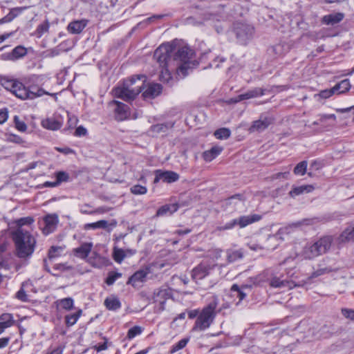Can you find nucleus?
<instances>
[{
    "mask_svg": "<svg viewBox=\"0 0 354 354\" xmlns=\"http://www.w3.org/2000/svg\"><path fill=\"white\" fill-rule=\"evenodd\" d=\"M275 120L274 115L270 112L262 113L259 118L252 122L248 131L250 133H261L267 129Z\"/></svg>",
    "mask_w": 354,
    "mask_h": 354,
    "instance_id": "obj_8",
    "label": "nucleus"
},
{
    "mask_svg": "<svg viewBox=\"0 0 354 354\" xmlns=\"http://www.w3.org/2000/svg\"><path fill=\"white\" fill-rule=\"evenodd\" d=\"M122 277V273L111 271L108 273V276L105 280L106 283L108 286L113 285L117 279Z\"/></svg>",
    "mask_w": 354,
    "mask_h": 354,
    "instance_id": "obj_49",
    "label": "nucleus"
},
{
    "mask_svg": "<svg viewBox=\"0 0 354 354\" xmlns=\"http://www.w3.org/2000/svg\"><path fill=\"white\" fill-rule=\"evenodd\" d=\"M193 50L187 46L180 48L174 53L173 62H176V71L179 76L184 77L187 74V70L196 66L195 61H192Z\"/></svg>",
    "mask_w": 354,
    "mask_h": 354,
    "instance_id": "obj_5",
    "label": "nucleus"
},
{
    "mask_svg": "<svg viewBox=\"0 0 354 354\" xmlns=\"http://www.w3.org/2000/svg\"><path fill=\"white\" fill-rule=\"evenodd\" d=\"M14 122H15V128L21 131V132H24L26 131L27 129V125L26 124V123L21 120L19 118V116L17 115H15L14 117Z\"/></svg>",
    "mask_w": 354,
    "mask_h": 354,
    "instance_id": "obj_54",
    "label": "nucleus"
},
{
    "mask_svg": "<svg viewBox=\"0 0 354 354\" xmlns=\"http://www.w3.org/2000/svg\"><path fill=\"white\" fill-rule=\"evenodd\" d=\"M92 248V243H83L80 247L73 249V253L77 257L86 259L91 252Z\"/></svg>",
    "mask_w": 354,
    "mask_h": 354,
    "instance_id": "obj_27",
    "label": "nucleus"
},
{
    "mask_svg": "<svg viewBox=\"0 0 354 354\" xmlns=\"http://www.w3.org/2000/svg\"><path fill=\"white\" fill-rule=\"evenodd\" d=\"M189 341V337L181 339L179 342L171 346L170 349V353H174L184 348Z\"/></svg>",
    "mask_w": 354,
    "mask_h": 354,
    "instance_id": "obj_44",
    "label": "nucleus"
},
{
    "mask_svg": "<svg viewBox=\"0 0 354 354\" xmlns=\"http://www.w3.org/2000/svg\"><path fill=\"white\" fill-rule=\"evenodd\" d=\"M212 59L213 60L209 63L208 68H218L220 66L219 63H223L225 61V58L216 57L215 55L212 53V51L204 52L201 54L200 57L201 62H205L206 59Z\"/></svg>",
    "mask_w": 354,
    "mask_h": 354,
    "instance_id": "obj_16",
    "label": "nucleus"
},
{
    "mask_svg": "<svg viewBox=\"0 0 354 354\" xmlns=\"http://www.w3.org/2000/svg\"><path fill=\"white\" fill-rule=\"evenodd\" d=\"M6 141L8 142H13L16 144H21L23 142L22 138L15 134L6 135Z\"/></svg>",
    "mask_w": 354,
    "mask_h": 354,
    "instance_id": "obj_56",
    "label": "nucleus"
},
{
    "mask_svg": "<svg viewBox=\"0 0 354 354\" xmlns=\"http://www.w3.org/2000/svg\"><path fill=\"white\" fill-rule=\"evenodd\" d=\"M47 80L44 75H31L28 77L27 83L42 88Z\"/></svg>",
    "mask_w": 354,
    "mask_h": 354,
    "instance_id": "obj_35",
    "label": "nucleus"
},
{
    "mask_svg": "<svg viewBox=\"0 0 354 354\" xmlns=\"http://www.w3.org/2000/svg\"><path fill=\"white\" fill-rule=\"evenodd\" d=\"M307 165H308L307 161L304 160V161L300 162L295 166V167L294 169V174L295 175H301V176L304 175L306 172Z\"/></svg>",
    "mask_w": 354,
    "mask_h": 354,
    "instance_id": "obj_50",
    "label": "nucleus"
},
{
    "mask_svg": "<svg viewBox=\"0 0 354 354\" xmlns=\"http://www.w3.org/2000/svg\"><path fill=\"white\" fill-rule=\"evenodd\" d=\"M147 80L144 75H138L126 80L122 87L115 90V95L125 101L133 100L142 91V88Z\"/></svg>",
    "mask_w": 354,
    "mask_h": 354,
    "instance_id": "obj_3",
    "label": "nucleus"
},
{
    "mask_svg": "<svg viewBox=\"0 0 354 354\" xmlns=\"http://www.w3.org/2000/svg\"><path fill=\"white\" fill-rule=\"evenodd\" d=\"M15 324L13 316L10 313H3L0 315V324L8 328Z\"/></svg>",
    "mask_w": 354,
    "mask_h": 354,
    "instance_id": "obj_42",
    "label": "nucleus"
},
{
    "mask_svg": "<svg viewBox=\"0 0 354 354\" xmlns=\"http://www.w3.org/2000/svg\"><path fill=\"white\" fill-rule=\"evenodd\" d=\"M231 134V131L227 128H221L214 132V136L217 139L224 140L227 139Z\"/></svg>",
    "mask_w": 354,
    "mask_h": 354,
    "instance_id": "obj_48",
    "label": "nucleus"
},
{
    "mask_svg": "<svg viewBox=\"0 0 354 354\" xmlns=\"http://www.w3.org/2000/svg\"><path fill=\"white\" fill-rule=\"evenodd\" d=\"M64 250L62 246H51L48 250V257L49 259H53L61 255Z\"/></svg>",
    "mask_w": 354,
    "mask_h": 354,
    "instance_id": "obj_45",
    "label": "nucleus"
},
{
    "mask_svg": "<svg viewBox=\"0 0 354 354\" xmlns=\"http://www.w3.org/2000/svg\"><path fill=\"white\" fill-rule=\"evenodd\" d=\"M270 286L272 288L292 289L295 286L292 281L282 279L280 277H274L270 281Z\"/></svg>",
    "mask_w": 354,
    "mask_h": 354,
    "instance_id": "obj_25",
    "label": "nucleus"
},
{
    "mask_svg": "<svg viewBox=\"0 0 354 354\" xmlns=\"http://www.w3.org/2000/svg\"><path fill=\"white\" fill-rule=\"evenodd\" d=\"M90 205L88 203H85L80 206V212L83 214H102L108 212V209L104 207H99L95 210L89 211L84 210V207H90Z\"/></svg>",
    "mask_w": 354,
    "mask_h": 354,
    "instance_id": "obj_43",
    "label": "nucleus"
},
{
    "mask_svg": "<svg viewBox=\"0 0 354 354\" xmlns=\"http://www.w3.org/2000/svg\"><path fill=\"white\" fill-rule=\"evenodd\" d=\"M162 91V87L160 84H149L146 90L142 93L145 99H153L158 96Z\"/></svg>",
    "mask_w": 354,
    "mask_h": 354,
    "instance_id": "obj_18",
    "label": "nucleus"
},
{
    "mask_svg": "<svg viewBox=\"0 0 354 354\" xmlns=\"http://www.w3.org/2000/svg\"><path fill=\"white\" fill-rule=\"evenodd\" d=\"M82 314V310L81 309H79L74 313L66 315L65 316V323L66 326L70 327L76 324Z\"/></svg>",
    "mask_w": 354,
    "mask_h": 354,
    "instance_id": "obj_40",
    "label": "nucleus"
},
{
    "mask_svg": "<svg viewBox=\"0 0 354 354\" xmlns=\"http://www.w3.org/2000/svg\"><path fill=\"white\" fill-rule=\"evenodd\" d=\"M24 283L21 284V288L16 293V298L21 301H27L28 300V295L24 288Z\"/></svg>",
    "mask_w": 354,
    "mask_h": 354,
    "instance_id": "obj_55",
    "label": "nucleus"
},
{
    "mask_svg": "<svg viewBox=\"0 0 354 354\" xmlns=\"http://www.w3.org/2000/svg\"><path fill=\"white\" fill-rule=\"evenodd\" d=\"M342 314L343 316L351 321H354V310L350 308H342Z\"/></svg>",
    "mask_w": 354,
    "mask_h": 354,
    "instance_id": "obj_60",
    "label": "nucleus"
},
{
    "mask_svg": "<svg viewBox=\"0 0 354 354\" xmlns=\"http://www.w3.org/2000/svg\"><path fill=\"white\" fill-rule=\"evenodd\" d=\"M261 218L262 216L257 214L244 215L237 218L236 223L240 228H243L250 224L259 221Z\"/></svg>",
    "mask_w": 354,
    "mask_h": 354,
    "instance_id": "obj_19",
    "label": "nucleus"
},
{
    "mask_svg": "<svg viewBox=\"0 0 354 354\" xmlns=\"http://www.w3.org/2000/svg\"><path fill=\"white\" fill-rule=\"evenodd\" d=\"M236 218H234L230 222L225 223L223 226H220L217 227V230L219 231H223V230H231L233 227H234L236 225H237L236 223Z\"/></svg>",
    "mask_w": 354,
    "mask_h": 354,
    "instance_id": "obj_57",
    "label": "nucleus"
},
{
    "mask_svg": "<svg viewBox=\"0 0 354 354\" xmlns=\"http://www.w3.org/2000/svg\"><path fill=\"white\" fill-rule=\"evenodd\" d=\"M331 244V236H323L314 243L307 244L303 249L302 255L306 259H313L326 253L330 248Z\"/></svg>",
    "mask_w": 354,
    "mask_h": 354,
    "instance_id": "obj_6",
    "label": "nucleus"
},
{
    "mask_svg": "<svg viewBox=\"0 0 354 354\" xmlns=\"http://www.w3.org/2000/svg\"><path fill=\"white\" fill-rule=\"evenodd\" d=\"M41 124L44 129L57 131L62 127L63 121L60 119L51 117L43 120Z\"/></svg>",
    "mask_w": 354,
    "mask_h": 354,
    "instance_id": "obj_22",
    "label": "nucleus"
},
{
    "mask_svg": "<svg viewBox=\"0 0 354 354\" xmlns=\"http://www.w3.org/2000/svg\"><path fill=\"white\" fill-rule=\"evenodd\" d=\"M288 47L283 44H278L271 47L270 50L277 56H282L286 51H287Z\"/></svg>",
    "mask_w": 354,
    "mask_h": 354,
    "instance_id": "obj_47",
    "label": "nucleus"
},
{
    "mask_svg": "<svg viewBox=\"0 0 354 354\" xmlns=\"http://www.w3.org/2000/svg\"><path fill=\"white\" fill-rule=\"evenodd\" d=\"M332 271H333V269L331 268H330V267L319 268V269H317V270H315V272H313L312 277H319L320 275H322V274H326V273H329V272H330Z\"/></svg>",
    "mask_w": 354,
    "mask_h": 354,
    "instance_id": "obj_58",
    "label": "nucleus"
},
{
    "mask_svg": "<svg viewBox=\"0 0 354 354\" xmlns=\"http://www.w3.org/2000/svg\"><path fill=\"white\" fill-rule=\"evenodd\" d=\"M16 250V255L20 259L29 258L33 254L36 239L30 232L22 228H17L12 233Z\"/></svg>",
    "mask_w": 354,
    "mask_h": 354,
    "instance_id": "obj_1",
    "label": "nucleus"
},
{
    "mask_svg": "<svg viewBox=\"0 0 354 354\" xmlns=\"http://www.w3.org/2000/svg\"><path fill=\"white\" fill-rule=\"evenodd\" d=\"M265 91L266 89L262 88H254L243 94L239 95L237 96L236 102L262 96L265 94Z\"/></svg>",
    "mask_w": 354,
    "mask_h": 354,
    "instance_id": "obj_26",
    "label": "nucleus"
},
{
    "mask_svg": "<svg viewBox=\"0 0 354 354\" xmlns=\"http://www.w3.org/2000/svg\"><path fill=\"white\" fill-rule=\"evenodd\" d=\"M43 226L39 223L42 233L47 236L53 233L57 228L59 218L56 214H48L43 218Z\"/></svg>",
    "mask_w": 354,
    "mask_h": 354,
    "instance_id": "obj_10",
    "label": "nucleus"
},
{
    "mask_svg": "<svg viewBox=\"0 0 354 354\" xmlns=\"http://www.w3.org/2000/svg\"><path fill=\"white\" fill-rule=\"evenodd\" d=\"M21 90L19 91V98L21 100H33L37 97L43 96L44 95H48L50 96H55L56 93H50L46 91L41 87H37L33 84H28V86L26 87L23 84L20 85Z\"/></svg>",
    "mask_w": 354,
    "mask_h": 354,
    "instance_id": "obj_7",
    "label": "nucleus"
},
{
    "mask_svg": "<svg viewBox=\"0 0 354 354\" xmlns=\"http://www.w3.org/2000/svg\"><path fill=\"white\" fill-rule=\"evenodd\" d=\"M179 208L178 203L166 204L161 206L156 212V216H164L166 215H171L177 212Z\"/></svg>",
    "mask_w": 354,
    "mask_h": 354,
    "instance_id": "obj_28",
    "label": "nucleus"
},
{
    "mask_svg": "<svg viewBox=\"0 0 354 354\" xmlns=\"http://www.w3.org/2000/svg\"><path fill=\"white\" fill-rule=\"evenodd\" d=\"M142 330H143V328L141 326H135L131 328L128 330L127 337L129 339H132L135 337L140 335L142 333Z\"/></svg>",
    "mask_w": 354,
    "mask_h": 354,
    "instance_id": "obj_52",
    "label": "nucleus"
},
{
    "mask_svg": "<svg viewBox=\"0 0 354 354\" xmlns=\"http://www.w3.org/2000/svg\"><path fill=\"white\" fill-rule=\"evenodd\" d=\"M173 122H166V123H161V124H157L152 125L151 127V131L153 133H165L168 129H171L174 127Z\"/></svg>",
    "mask_w": 354,
    "mask_h": 354,
    "instance_id": "obj_41",
    "label": "nucleus"
},
{
    "mask_svg": "<svg viewBox=\"0 0 354 354\" xmlns=\"http://www.w3.org/2000/svg\"><path fill=\"white\" fill-rule=\"evenodd\" d=\"M339 243H344L354 240V225L346 227L338 238Z\"/></svg>",
    "mask_w": 354,
    "mask_h": 354,
    "instance_id": "obj_34",
    "label": "nucleus"
},
{
    "mask_svg": "<svg viewBox=\"0 0 354 354\" xmlns=\"http://www.w3.org/2000/svg\"><path fill=\"white\" fill-rule=\"evenodd\" d=\"M49 23L46 21L39 24L36 29V35L38 37H41L44 33L47 32L49 29Z\"/></svg>",
    "mask_w": 354,
    "mask_h": 354,
    "instance_id": "obj_53",
    "label": "nucleus"
},
{
    "mask_svg": "<svg viewBox=\"0 0 354 354\" xmlns=\"http://www.w3.org/2000/svg\"><path fill=\"white\" fill-rule=\"evenodd\" d=\"M223 151V147L214 146L210 149L203 152V158L206 162H211L216 158Z\"/></svg>",
    "mask_w": 354,
    "mask_h": 354,
    "instance_id": "obj_32",
    "label": "nucleus"
},
{
    "mask_svg": "<svg viewBox=\"0 0 354 354\" xmlns=\"http://www.w3.org/2000/svg\"><path fill=\"white\" fill-rule=\"evenodd\" d=\"M167 291L166 290H159L154 292L153 299L156 304V308L158 311H162L165 310V303L167 300Z\"/></svg>",
    "mask_w": 354,
    "mask_h": 354,
    "instance_id": "obj_24",
    "label": "nucleus"
},
{
    "mask_svg": "<svg viewBox=\"0 0 354 354\" xmlns=\"http://www.w3.org/2000/svg\"><path fill=\"white\" fill-rule=\"evenodd\" d=\"M155 174L154 183H157L160 180L167 183H172L178 181L180 178L179 174L173 171H162L158 169L156 171Z\"/></svg>",
    "mask_w": 354,
    "mask_h": 354,
    "instance_id": "obj_11",
    "label": "nucleus"
},
{
    "mask_svg": "<svg viewBox=\"0 0 354 354\" xmlns=\"http://www.w3.org/2000/svg\"><path fill=\"white\" fill-rule=\"evenodd\" d=\"M344 19L342 13H335L326 15L322 18V23L326 25H335L338 24Z\"/></svg>",
    "mask_w": 354,
    "mask_h": 354,
    "instance_id": "obj_33",
    "label": "nucleus"
},
{
    "mask_svg": "<svg viewBox=\"0 0 354 354\" xmlns=\"http://www.w3.org/2000/svg\"><path fill=\"white\" fill-rule=\"evenodd\" d=\"M244 253L242 249H227L226 250V257L228 263H233L243 258Z\"/></svg>",
    "mask_w": 354,
    "mask_h": 354,
    "instance_id": "obj_30",
    "label": "nucleus"
},
{
    "mask_svg": "<svg viewBox=\"0 0 354 354\" xmlns=\"http://www.w3.org/2000/svg\"><path fill=\"white\" fill-rule=\"evenodd\" d=\"M130 192L134 195H143L147 192V188L141 185H134L131 187Z\"/></svg>",
    "mask_w": 354,
    "mask_h": 354,
    "instance_id": "obj_51",
    "label": "nucleus"
},
{
    "mask_svg": "<svg viewBox=\"0 0 354 354\" xmlns=\"http://www.w3.org/2000/svg\"><path fill=\"white\" fill-rule=\"evenodd\" d=\"M113 103L115 104V119L119 121H122L128 118L130 115L129 106L118 101H113Z\"/></svg>",
    "mask_w": 354,
    "mask_h": 354,
    "instance_id": "obj_15",
    "label": "nucleus"
},
{
    "mask_svg": "<svg viewBox=\"0 0 354 354\" xmlns=\"http://www.w3.org/2000/svg\"><path fill=\"white\" fill-rule=\"evenodd\" d=\"M27 48L23 46H17L10 52L3 53L1 55L2 60L16 61L26 55Z\"/></svg>",
    "mask_w": 354,
    "mask_h": 354,
    "instance_id": "obj_13",
    "label": "nucleus"
},
{
    "mask_svg": "<svg viewBox=\"0 0 354 354\" xmlns=\"http://www.w3.org/2000/svg\"><path fill=\"white\" fill-rule=\"evenodd\" d=\"M173 47L169 44L160 45L154 52L153 59L158 63L161 70L160 71V80L163 83L169 84L173 81L169 68L171 62V54Z\"/></svg>",
    "mask_w": 354,
    "mask_h": 354,
    "instance_id": "obj_2",
    "label": "nucleus"
},
{
    "mask_svg": "<svg viewBox=\"0 0 354 354\" xmlns=\"http://www.w3.org/2000/svg\"><path fill=\"white\" fill-rule=\"evenodd\" d=\"M57 184L59 185L62 183L68 182L70 180V176L68 173L64 171H59L55 174Z\"/></svg>",
    "mask_w": 354,
    "mask_h": 354,
    "instance_id": "obj_46",
    "label": "nucleus"
},
{
    "mask_svg": "<svg viewBox=\"0 0 354 354\" xmlns=\"http://www.w3.org/2000/svg\"><path fill=\"white\" fill-rule=\"evenodd\" d=\"M108 227V222L105 220H100L95 223H86L83 226L84 230L106 229Z\"/></svg>",
    "mask_w": 354,
    "mask_h": 354,
    "instance_id": "obj_39",
    "label": "nucleus"
},
{
    "mask_svg": "<svg viewBox=\"0 0 354 354\" xmlns=\"http://www.w3.org/2000/svg\"><path fill=\"white\" fill-rule=\"evenodd\" d=\"M88 20L81 19L71 21L67 26V30L71 34H80L86 28Z\"/></svg>",
    "mask_w": 354,
    "mask_h": 354,
    "instance_id": "obj_23",
    "label": "nucleus"
},
{
    "mask_svg": "<svg viewBox=\"0 0 354 354\" xmlns=\"http://www.w3.org/2000/svg\"><path fill=\"white\" fill-rule=\"evenodd\" d=\"M314 190V187L311 185H304L301 186H292L288 194L291 198H295L304 193H310Z\"/></svg>",
    "mask_w": 354,
    "mask_h": 354,
    "instance_id": "obj_29",
    "label": "nucleus"
},
{
    "mask_svg": "<svg viewBox=\"0 0 354 354\" xmlns=\"http://www.w3.org/2000/svg\"><path fill=\"white\" fill-rule=\"evenodd\" d=\"M125 255L122 250H118L114 252V259L115 261L120 263L124 258Z\"/></svg>",
    "mask_w": 354,
    "mask_h": 354,
    "instance_id": "obj_64",
    "label": "nucleus"
},
{
    "mask_svg": "<svg viewBox=\"0 0 354 354\" xmlns=\"http://www.w3.org/2000/svg\"><path fill=\"white\" fill-rule=\"evenodd\" d=\"M242 196L239 194H234L223 201V205L228 206L231 205L233 203V201L237 199L239 201H241Z\"/></svg>",
    "mask_w": 354,
    "mask_h": 354,
    "instance_id": "obj_62",
    "label": "nucleus"
},
{
    "mask_svg": "<svg viewBox=\"0 0 354 354\" xmlns=\"http://www.w3.org/2000/svg\"><path fill=\"white\" fill-rule=\"evenodd\" d=\"M87 134V130L83 126H79L75 129L74 136L77 137L85 136Z\"/></svg>",
    "mask_w": 354,
    "mask_h": 354,
    "instance_id": "obj_63",
    "label": "nucleus"
},
{
    "mask_svg": "<svg viewBox=\"0 0 354 354\" xmlns=\"http://www.w3.org/2000/svg\"><path fill=\"white\" fill-rule=\"evenodd\" d=\"M33 222H34V219L32 217L28 216V217H24V218H19L17 221V223L19 226V227L21 228V227L23 225H30Z\"/></svg>",
    "mask_w": 354,
    "mask_h": 354,
    "instance_id": "obj_61",
    "label": "nucleus"
},
{
    "mask_svg": "<svg viewBox=\"0 0 354 354\" xmlns=\"http://www.w3.org/2000/svg\"><path fill=\"white\" fill-rule=\"evenodd\" d=\"M210 269L208 265L201 263L192 270V277L195 281L201 280L209 274Z\"/></svg>",
    "mask_w": 354,
    "mask_h": 354,
    "instance_id": "obj_17",
    "label": "nucleus"
},
{
    "mask_svg": "<svg viewBox=\"0 0 354 354\" xmlns=\"http://www.w3.org/2000/svg\"><path fill=\"white\" fill-rule=\"evenodd\" d=\"M335 121L336 115L335 114H320L310 127L319 126L321 129H324L328 127L333 126Z\"/></svg>",
    "mask_w": 354,
    "mask_h": 354,
    "instance_id": "obj_12",
    "label": "nucleus"
},
{
    "mask_svg": "<svg viewBox=\"0 0 354 354\" xmlns=\"http://www.w3.org/2000/svg\"><path fill=\"white\" fill-rule=\"evenodd\" d=\"M351 88L349 80L345 79L342 80L333 86L334 91L337 94L344 93L348 91Z\"/></svg>",
    "mask_w": 354,
    "mask_h": 354,
    "instance_id": "obj_37",
    "label": "nucleus"
},
{
    "mask_svg": "<svg viewBox=\"0 0 354 354\" xmlns=\"http://www.w3.org/2000/svg\"><path fill=\"white\" fill-rule=\"evenodd\" d=\"M9 257L1 256L0 257V269L9 270L10 268V263L8 261Z\"/></svg>",
    "mask_w": 354,
    "mask_h": 354,
    "instance_id": "obj_59",
    "label": "nucleus"
},
{
    "mask_svg": "<svg viewBox=\"0 0 354 354\" xmlns=\"http://www.w3.org/2000/svg\"><path fill=\"white\" fill-rule=\"evenodd\" d=\"M88 263L93 267L97 268H102L109 265V261L105 257H102L97 252H93L91 256L88 258Z\"/></svg>",
    "mask_w": 354,
    "mask_h": 354,
    "instance_id": "obj_21",
    "label": "nucleus"
},
{
    "mask_svg": "<svg viewBox=\"0 0 354 354\" xmlns=\"http://www.w3.org/2000/svg\"><path fill=\"white\" fill-rule=\"evenodd\" d=\"M148 274V269L139 270L129 277L127 281V284H131L133 287H136L139 283H142L145 281Z\"/></svg>",
    "mask_w": 354,
    "mask_h": 354,
    "instance_id": "obj_20",
    "label": "nucleus"
},
{
    "mask_svg": "<svg viewBox=\"0 0 354 354\" xmlns=\"http://www.w3.org/2000/svg\"><path fill=\"white\" fill-rule=\"evenodd\" d=\"M250 288H251V286H248V285H243L241 287H239L237 284H233L232 286L231 289H230L231 292L234 293V295L236 296L239 299L237 304L240 301L243 300L247 296V293L245 292L244 290L245 289L250 290Z\"/></svg>",
    "mask_w": 354,
    "mask_h": 354,
    "instance_id": "obj_31",
    "label": "nucleus"
},
{
    "mask_svg": "<svg viewBox=\"0 0 354 354\" xmlns=\"http://www.w3.org/2000/svg\"><path fill=\"white\" fill-rule=\"evenodd\" d=\"M104 306L109 310H117L121 308V302L115 297H107L104 300Z\"/></svg>",
    "mask_w": 354,
    "mask_h": 354,
    "instance_id": "obj_36",
    "label": "nucleus"
},
{
    "mask_svg": "<svg viewBox=\"0 0 354 354\" xmlns=\"http://www.w3.org/2000/svg\"><path fill=\"white\" fill-rule=\"evenodd\" d=\"M218 305V297L215 295L212 296L207 306L200 312L192 330L195 331H203L207 329L216 317Z\"/></svg>",
    "mask_w": 354,
    "mask_h": 354,
    "instance_id": "obj_4",
    "label": "nucleus"
},
{
    "mask_svg": "<svg viewBox=\"0 0 354 354\" xmlns=\"http://www.w3.org/2000/svg\"><path fill=\"white\" fill-rule=\"evenodd\" d=\"M57 306L63 310L69 311L74 308V300L71 297L59 299L56 301Z\"/></svg>",
    "mask_w": 354,
    "mask_h": 354,
    "instance_id": "obj_38",
    "label": "nucleus"
},
{
    "mask_svg": "<svg viewBox=\"0 0 354 354\" xmlns=\"http://www.w3.org/2000/svg\"><path fill=\"white\" fill-rule=\"evenodd\" d=\"M234 32L239 42L245 45L252 37L254 28L248 24H238L234 27Z\"/></svg>",
    "mask_w": 354,
    "mask_h": 354,
    "instance_id": "obj_9",
    "label": "nucleus"
},
{
    "mask_svg": "<svg viewBox=\"0 0 354 354\" xmlns=\"http://www.w3.org/2000/svg\"><path fill=\"white\" fill-rule=\"evenodd\" d=\"M0 84L6 90L10 91L19 98V91L21 90V82L7 77L0 76Z\"/></svg>",
    "mask_w": 354,
    "mask_h": 354,
    "instance_id": "obj_14",
    "label": "nucleus"
}]
</instances>
